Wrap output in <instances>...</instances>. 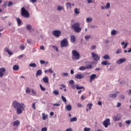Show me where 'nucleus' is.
I'll list each match as a JSON object with an SVG mask.
<instances>
[{
  "label": "nucleus",
  "instance_id": "1",
  "mask_svg": "<svg viewBox=\"0 0 131 131\" xmlns=\"http://www.w3.org/2000/svg\"><path fill=\"white\" fill-rule=\"evenodd\" d=\"M12 105L16 110V114H22V109L25 108L24 104L20 103L17 101H14L12 103Z\"/></svg>",
  "mask_w": 131,
  "mask_h": 131
},
{
  "label": "nucleus",
  "instance_id": "2",
  "mask_svg": "<svg viewBox=\"0 0 131 131\" xmlns=\"http://www.w3.org/2000/svg\"><path fill=\"white\" fill-rule=\"evenodd\" d=\"M72 28L74 30L75 32H80L81 31V28H80V25L79 23H75L72 26Z\"/></svg>",
  "mask_w": 131,
  "mask_h": 131
},
{
  "label": "nucleus",
  "instance_id": "3",
  "mask_svg": "<svg viewBox=\"0 0 131 131\" xmlns=\"http://www.w3.org/2000/svg\"><path fill=\"white\" fill-rule=\"evenodd\" d=\"M73 60H79L80 58V54L79 52L76 50H73L72 52Z\"/></svg>",
  "mask_w": 131,
  "mask_h": 131
},
{
  "label": "nucleus",
  "instance_id": "4",
  "mask_svg": "<svg viewBox=\"0 0 131 131\" xmlns=\"http://www.w3.org/2000/svg\"><path fill=\"white\" fill-rule=\"evenodd\" d=\"M21 15L24 18H29L30 14L24 7L21 8Z\"/></svg>",
  "mask_w": 131,
  "mask_h": 131
},
{
  "label": "nucleus",
  "instance_id": "5",
  "mask_svg": "<svg viewBox=\"0 0 131 131\" xmlns=\"http://www.w3.org/2000/svg\"><path fill=\"white\" fill-rule=\"evenodd\" d=\"M69 46V43L68 42V39L67 38H64L60 42V46L61 48H66Z\"/></svg>",
  "mask_w": 131,
  "mask_h": 131
},
{
  "label": "nucleus",
  "instance_id": "6",
  "mask_svg": "<svg viewBox=\"0 0 131 131\" xmlns=\"http://www.w3.org/2000/svg\"><path fill=\"white\" fill-rule=\"evenodd\" d=\"M52 34L55 36V37H60L61 36V31L54 30L52 32Z\"/></svg>",
  "mask_w": 131,
  "mask_h": 131
},
{
  "label": "nucleus",
  "instance_id": "7",
  "mask_svg": "<svg viewBox=\"0 0 131 131\" xmlns=\"http://www.w3.org/2000/svg\"><path fill=\"white\" fill-rule=\"evenodd\" d=\"M91 55L94 61L100 60V56H99L98 54L95 53V52H92Z\"/></svg>",
  "mask_w": 131,
  "mask_h": 131
},
{
  "label": "nucleus",
  "instance_id": "8",
  "mask_svg": "<svg viewBox=\"0 0 131 131\" xmlns=\"http://www.w3.org/2000/svg\"><path fill=\"white\" fill-rule=\"evenodd\" d=\"M109 124H110V119H106L105 120L103 121V125L105 127L107 128Z\"/></svg>",
  "mask_w": 131,
  "mask_h": 131
},
{
  "label": "nucleus",
  "instance_id": "9",
  "mask_svg": "<svg viewBox=\"0 0 131 131\" xmlns=\"http://www.w3.org/2000/svg\"><path fill=\"white\" fill-rule=\"evenodd\" d=\"M121 118V116L120 114H118L116 116H114L113 117V120H115V121H119Z\"/></svg>",
  "mask_w": 131,
  "mask_h": 131
},
{
  "label": "nucleus",
  "instance_id": "10",
  "mask_svg": "<svg viewBox=\"0 0 131 131\" xmlns=\"http://www.w3.org/2000/svg\"><path fill=\"white\" fill-rule=\"evenodd\" d=\"M84 77V76L82 74H77L75 76V78L77 79H82Z\"/></svg>",
  "mask_w": 131,
  "mask_h": 131
},
{
  "label": "nucleus",
  "instance_id": "11",
  "mask_svg": "<svg viewBox=\"0 0 131 131\" xmlns=\"http://www.w3.org/2000/svg\"><path fill=\"white\" fill-rule=\"evenodd\" d=\"M6 72V69L4 68H0V77L4 76V73Z\"/></svg>",
  "mask_w": 131,
  "mask_h": 131
},
{
  "label": "nucleus",
  "instance_id": "12",
  "mask_svg": "<svg viewBox=\"0 0 131 131\" xmlns=\"http://www.w3.org/2000/svg\"><path fill=\"white\" fill-rule=\"evenodd\" d=\"M125 60V58H121L117 60L116 63H117V64H122V63H124Z\"/></svg>",
  "mask_w": 131,
  "mask_h": 131
},
{
  "label": "nucleus",
  "instance_id": "13",
  "mask_svg": "<svg viewBox=\"0 0 131 131\" xmlns=\"http://www.w3.org/2000/svg\"><path fill=\"white\" fill-rule=\"evenodd\" d=\"M96 77H97V75L94 74H92L91 76H90V81L91 82H93V80H94Z\"/></svg>",
  "mask_w": 131,
  "mask_h": 131
},
{
  "label": "nucleus",
  "instance_id": "14",
  "mask_svg": "<svg viewBox=\"0 0 131 131\" xmlns=\"http://www.w3.org/2000/svg\"><path fill=\"white\" fill-rule=\"evenodd\" d=\"M42 74V71L39 69L36 71V77H37L38 76H40V75H41Z\"/></svg>",
  "mask_w": 131,
  "mask_h": 131
},
{
  "label": "nucleus",
  "instance_id": "15",
  "mask_svg": "<svg viewBox=\"0 0 131 131\" xmlns=\"http://www.w3.org/2000/svg\"><path fill=\"white\" fill-rule=\"evenodd\" d=\"M13 126H16V127H18V126L20 124V121L16 120L14 121L12 123Z\"/></svg>",
  "mask_w": 131,
  "mask_h": 131
},
{
  "label": "nucleus",
  "instance_id": "16",
  "mask_svg": "<svg viewBox=\"0 0 131 131\" xmlns=\"http://www.w3.org/2000/svg\"><path fill=\"white\" fill-rule=\"evenodd\" d=\"M76 41V38L75 37V36L74 35L71 36V41H72V42H75Z\"/></svg>",
  "mask_w": 131,
  "mask_h": 131
},
{
  "label": "nucleus",
  "instance_id": "17",
  "mask_svg": "<svg viewBox=\"0 0 131 131\" xmlns=\"http://www.w3.org/2000/svg\"><path fill=\"white\" fill-rule=\"evenodd\" d=\"M42 80L45 83H49V78L48 77H44L42 78Z\"/></svg>",
  "mask_w": 131,
  "mask_h": 131
},
{
  "label": "nucleus",
  "instance_id": "18",
  "mask_svg": "<svg viewBox=\"0 0 131 131\" xmlns=\"http://www.w3.org/2000/svg\"><path fill=\"white\" fill-rule=\"evenodd\" d=\"M13 69L14 71H18V70H19V66L16 64L13 66Z\"/></svg>",
  "mask_w": 131,
  "mask_h": 131
},
{
  "label": "nucleus",
  "instance_id": "19",
  "mask_svg": "<svg viewBox=\"0 0 131 131\" xmlns=\"http://www.w3.org/2000/svg\"><path fill=\"white\" fill-rule=\"evenodd\" d=\"M101 64L102 65H111V63H108V60L103 61Z\"/></svg>",
  "mask_w": 131,
  "mask_h": 131
},
{
  "label": "nucleus",
  "instance_id": "20",
  "mask_svg": "<svg viewBox=\"0 0 131 131\" xmlns=\"http://www.w3.org/2000/svg\"><path fill=\"white\" fill-rule=\"evenodd\" d=\"M42 119L43 120H46L49 117V116L48 115H46L45 113L42 114Z\"/></svg>",
  "mask_w": 131,
  "mask_h": 131
},
{
  "label": "nucleus",
  "instance_id": "21",
  "mask_svg": "<svg viewBox=\"0 0 131 131\" xmlns=\"http://www.w3.org/2000/svg\"><path fill=\"white\" fill-rule=\"evenodd\" d=\"M66 108L67 111H71V110H72V106H71V105L69 104L66 106Z\"/></svg>",
  "mask_w": 131,
  "mask_h": 131
},
{
  "label": "nucleus",
  "instance_id": "22",
  "mask_svg": "<svg viewBox=\"0 0 131 131\" xmlns=\"http://www.w3.org/2000/svg\"><path fill=\"white\" fill-rule=\"evenodd\" d=\"M17 24L18 26H20L22 23V20L19 18H16Z\"/></svg>",
  "mask_w": 131,
  "mask_h": 131
},
{
  "label": "nucleus",
  "instance_id": "23",
  "mask_svg": "<svg viewBox=\"0 0 131 131\" xmlns=\"http://www.w3.org/2000/svg\"><path fill=\"white\" fill-rule=\"evenodd\" d=\"M80 10V9L75 8L74 9V12L76 13V15L79 14V13H80V11H79Z\"/></svg>",
  "mask_w": 131,
  "mask_h": 131
},
{
  "label": "nucleus",
  "instance_id": "24",
  "mask_svg": "<svg viewBox=\"0 0 131 131\" xmlns=\"http://www.w3.org/2000/svg\"><path fill=\"white\" fill-rule=\"evenodd\" d=\"M103 59H104V60H110V56H109V55H105L103 57Z\"/></svg>",
  "mask_w": 131,
  "mask_h": 131
},
{
  "label": "nucleus",
  "instance_id": "25",
  "mask_svg": "<svg viewBox=\"0 0 131 131\" xmlns=\"http://www.w3.org/2000/svg\"><path fill=\"white\" fill-rule=\"evenodd\" d=\"M32 28V27L30 25H27L26 26V29H27V30L30 31L31 30Z\"/></svg>",
  "mask_w": 131,
  "mask_h": 131
},
{
  "label": "nucleus",
  "instance_id": "26",
  "mask_svg": "<svg viewBox=\"0 0 131 131\" xmlns=\"http://www.w3.org/2000/svg\"><path fill=\"white\" fill-rule=\"evenodd\" d=\"M5 51H6L7 53H8V54H9L10 56H12V55H13V53H12V52H11L10 51V50H9V49H8V48H6V49H5Z\"/></svg>",
  "mask_w": 131,
  "mask_h": 131
},
{
  "label": "nucleus",
  "instance_id": "27",
  "mask_svg": "<svg viewBox=\"0 0 131 131\" xmlns=\"http://www.w3.org/2000/svg\"><path fill=\"white\" fill-rule=\"evenodd\" d=\"M70 121L71 122H73V121H77V118L76 117L71 118L70 119Z\"/></svg>",
  "mask_w": 131,
  "mask_h": 131
},
{
  "label": "nucleus",
  "instance_id": "28",
  "mask_svg": "<svg viewBox=\"0 0 131 131\" xmlns=\"http://www.w3.org/2000/svg\"><path fill=\"white\" fill-rule=\"evenodd\" d=\"M76 90H82V89H84V88L83 86H79L78 85H76Z\"/></svg>",
  "mask_w": 131,
  "mask_h": 131
},
{
  "label": "nucleus",
  "instance_id": "29",
  "mask_svg": "<svg viewBox=\"0 0 131 131\" xmlns=\"http://www.w3.org/2000/svg\"><path fill=\"white\" fill-rule=\"evenodd\" d=\"M110 97L111 98H116V97H117V95L116 94H111L110 95Z\"/></svg>",
  "mask_w": 131,
  "mask_h": 131
},
{
  "label": "nucleus",
  "instance_id": "30",
  "mask_svg": "<svg viewBox=\"0 0 131 131\" xmlns=\"http://www.w3.org/2000/svg\"><path fill=\"white\" fill-rule=\"evenodd\" d=\"M66 7L67 8V9H69V8H71V3H67L66 4Z\"/></svg>",
  "mask_w": 131,
  "mask_h": 131
},
{
  "label": "nucleus",
  "instance_id": "31",
  "mask_svg": "<svg viewBox=\"0 0 131 131\" xmlns=\"http://www.w3.org/2000/svg\"><path fill=\"white\" fill-rule=\"evenodd\" d=\"M29 66L30 67H33L34 68H35V67H36V64L35 63H30Z\"/></svg>",
  "mask_w": 131,
  "mask_h": 131
},
{
  "label": "nucleus",
  "instance_id": "32",
  "mask_svg": "<svg viewBox=\"0 0 131 131\" xmlns=\"http://www.w3.org/2000/svg\"><path fill=\"white\" fill-rule=\"evenodd\" d=\"M57 10H58V11H62V10H64V8L63 7H62L61 6H58L57 7Z\"/></svg>",
  "mask_w": 131,
  "mask_h": 131
},
{
  "label": "nucleus",
  "instance_id": "33",
  "mask_svg": "<svg viewBox=\"0 0 131 131\" xmlns=\"http://www.w3.org/2000/svg\"><path fill=\"white\" fill-rule=\"evenodd\" d=\"M19 49L23 51V50H25V46L24 45H21L19 46Z\"/></svg>",
  "mask_w": 131,
  "mask_h": 131
},
{
  "label": "nucleus",
  "instance_id": "34",
  "mask_svg": "<svg viewBox=\"0 0 131 131\" xmlns=\"http://www.w3.org/2000/svg\"><path fill=\"white\" fill-rule=\"evenodd\" d=\"M92 21H93V18H92V17L86 18V22L88 23H90V22H92Z\"/></svg>",
  "mask_w": 131,
  "mask_h": 131
},
{
  "label": "nucleus",
  "instance_id": "35",
  "mask_svg": "<svg viewBox=\"0 0 131 131\" xmlns=\"http://www.w3.org/2000/svg\"><path fill=\"white\" fill-rule=\"evenodd\" d=\"M61 99L64 103H66L67 102V99H66V98H65L63 95L61 96Z\"/></svg>",
  "mask_w": 131,
  "mask_h": 131
},
{
  "label": "nucleus",
  "instance_id": "36",
  "mask_svg": "<svg viewBox=\"0 0 131 131\" xmlns=\"http://www.w3.org/2000/svg\"><path fill=\"white\" fill-rule=\"evenodd\" d=\"M53 94H54V95H56V96H58V95H59V91L54 90L53 92Z\"/></svg>",
  "mask_w": 131,
  "mask_h": 131
},
{
  "label": "nucleus",
  "instance_id": "37",
  "mask_svg": "<svg viewBox=\"0 0 131 131\" xmlns=\"http://www.w3.org/2000/svg\"><path fill=\"white\" fill-rule=\"evenodd\" d=\"M36 104V102H34L32 105V107L34 110H35L36 109V107H35V105Z\"/></svg>",
  "mask_w": 131,
  "mask_h": 131
},
{
  "label": "nucleus",
  "instance_id": "38",
  "mask_svg": "<svg viewBox=\"0 0 131 131\" xmlns=\"http://www.w3.org/2000/svg\"><path fill=\"white\" fill-rule=\"evenodd\" d=\"M87 107H89L90 110H91V109H92V107H93V104H92V103H88L87 104Z\"/></svg>",
  "mask_w": 131,
  "mask_h": 131
},
{
  "label": "nucleus",
  "instance_id": "39",
  "mask_svg": "<svg viewBox=\"0 0 131 131\" xmlns=\"http://www.w3.org/2000/svg\"><path fill=\"white\" fill-rule=\"evenodd\" d=\"M31 90H30V88H27L26 89V93H27V94H29L30 93H31Z\"/></svg>",
  "mask_w": 131,
  "mask_h": 131
},
{
  "label": "nucleus",
  "instance_id": "40",
  "mask_svg": "<svg viewBox=\"0 0 131 131\" xmlns=\"http://www.w3.org/2000/svg\"><path fill=\"white\" fill-rule=\"evenodd\" d=\"M52 48L55 50L56 52H59V49H58V47L57 46H53Z\"/></svg>",
  "mask_w": 131,
  "mask_h": 131
},
{
  "label": "nucleus",
  "instance_id": "41",
  "mask_svg": "<svg viewBox=\"0 0 131 131\" xmlns=\"http://www.w3.org/2000/svg\"><path fill=\"white\" fill-rule=\"evenodd\" d=\"M84 38L86 40H88V39H90V38H91V35H86L84 37Z\"/></svg>",
  "mask_w": 131,
  "mask_h": 131
},
{
  "label": "nucleus",
  "instance_id": "42",
  "mask_svg": "<svg viewBox=\"0 0 131 131\" xmlns=\"http://www.w3.org/2000/svg\"><path fill=\"white\" fill-rule=\"evenodd\" d=\"M40 88L41 89V90L45 92L46 91V88H45L44 87L42 86V85L40 84Z\"/></svg>",
  "mask_w": 131,
  "mask_h": 131
},
{
  "label": "nucleus",
  "instance_id": "43",
  "mask_svg": "<svg viewBox=\"0 0 131 131\" xmlns=\"http://www.w3.org/2000/svg\"><path fill=\"white\" fill-rule=\"evenodd\" d=\"M116 34V31L115 30H113L111 32L112 35H115Z\"/></svg>",
  "mask_w": 131,
  "mask_h": 131
},
{
  "label": "nucleus",
  "instance_id": "44",
  "mask_svg": "<svg viewBox=\"0 0 131 131\" xmlns=\"http://www.w3.org/2000/svg\"><path fill=\"white\" fill-rule=\"evenodd\" d=\"M79 69V70H86V68L85 67H81Z\"/></svg>",
  "mask_w": 131,
  "mask_h": 131
},
{
  "label": "nucleus",
  "instance_id": "45",
  "mask_svg": "<svg viewBox=\"0 0 131 131\" xmlns=\"http://www.w3.org/2000/svg\"><path fill=\"white\" fill-rule=\"evenodd\" d=\"M31 92L33 94V96H34L35 95H36V92L34 90L31 89Z\"/></svg>",
  "mask_w": 131,
  "mask_h": 131
},
{
  "label": "nucleus",
  "instance_id": "46",
  "mask_svg": "<svg viewBox=\"0 0 131 131\" xmlns=\"http://www.w3.org/2000/svg\"><path fill=\"white\" fill-rule=\"evenodd\" d=\"M105 9H110V3H107L105 6Z\"/></svg>",
  "mask_w": 131,
  "mask_h": 131
},
{
  "label": "nucleus",
  "instance_id": "47",
  "mask_svg": "<svg viewBox=\"0 0 131 131\" xmlns=\"http://www.w3.org/2000/svg\"><path fill=\"white\" fill-rule=\"evenodd\" d=\"M86 67V69H92V68H93V67L92 66V65H89Z\"/></svg>",
  "mask_w": 131,
  "mask_h": 131
},
{
  "label": "nucleus",
  "instance_id": "48",
  "mask_svg": "<svg viewBox=\"0 0 131 131\" xmlns=\"http://www.w3.org/2000/svg\"><path fill=\"white\" fill-rule=\"evenodd\" d=\"M84 131H91V128L85 127L83 129Z\"/></svg>",
  "mask_w": 131,
  "mask_h": 131
},
{
  "label": "nucleus",
  "instance_id": "49",
  "mask_svg": "<svg viewBox=\"0 0 131 131\" xmlns=\"http://www.w3.org/2000/svg\"><path fill=\"white\" fill-rule=\"evenodd\" d=\"M8 7H11V6H13V3L12 2H8Z\"/></svg>",
  "mask_w": 131,
  "mask_h": 131
},
{
  "label": "nucleus",
  "instance_id": "50",
  "mask_svg": "<svg viewBox=\"0 0 131 131\" xmlns=\"http://www.w3.org/2000/svg\"><path fill=\"white\" fill-rule=\"evenodd\" d=\"M41 131H48V127H43L41 129Z\"/></svg>",
  "mask_w": 131,
  "mask_h": 131
},
{
  "label": "nucleus",
  "instance_id": "51",
  "mask_svg": "<svg viewBox=\"0 0 131 131\" xmlns=\"http://www.w3.org/2000/svg\"><path fill=\"white\" fill-rule=\"evenodd\" d=\"M77 106L78 108H81V107H82V105H81V104L78 103L77 104Z\"/></svg>",
  "mask_w": 131,
  "mask_h": 131
},
{
  "label": "nucleus",
  "instance_id": "52",
  "mask_svg": "<svg viewBox=\"0 0 131 131\" xmlns=\"http://www.w3.org/2000/svg\"><path fill=\"white\" fill-rule=\"evenodd\" d=\"M70 84H71V85L74 84V81L73 80H71L70 81Z\"/></svg>",
  "mask_w": 131,
  "mask_h": 131
},
{
  "label": "nucleus",
  "instance_id": "53",
  "mask_svg": "<svg viewBox=\"0 0 131 131\" xmlns=\"http://www.w3.org/2000/svg\"><path fill=\"white\" fill-rule=\"evenodd\" d=\"M48 72H49V73H54V71H53V70L51 69L48 70Z\"/></svg>",
  "mask_w": 131,
  "mask_h": 131
},
{
  "label": "nucleus",
  "instance_id": "54",
  "mask_svg": "<svg viewBox=\"0 0 131 131\" xmlns=\"http://www.w3.org/2000/svg\"><path fill=\"white\" fill-rule=\"evenodd\" d=\"M120 53H121V49H118L117 50V54H119Z\"/></svg>",
  "mask_w": 131,
  "mask_h": 131
},
{
  "label": "nucleus",
  "instance_id": "55",
  "mask_svg": "<svg viewBox=\"0 0 131 131\" xmlns=\"http://www.w3.org/2000/svg\"><path fill=\"white\" fill-rule=\"evenodd\" d=\"M37 1V0H30V2L31 3H32V4H34V3H36Z\"/></svg>",
  "mask_w": 131,
  "mask_h": 131
},
{
  "label": "nucleus",
  "instance_id": "56",
  "mask_svg": "<svg viewBox=\"0 0 131 131\" xmlns=\"http://www.w3.org/2000/svg\"><path fill=\"white\" fill-rule=\"evenodd\" d=\"M63 76H65L66 77H67V76H68V73H63Z\"/></svg>",
  "mask_w": 131,
  "mask_h": 131
},
{
  "label": "nucleus",
  "instance_id": "57",
  "mask_svg": "<svg viewBox=\"0 0 131 131\" xmlns=\"http://www.w3.org/2000/svg\"><path fill=\"white\" fill-rule=\"evenodd\" d=\"M81 100H85V99H86V97H85V96H84L83 95H82L81 97Z\"/></svg>",
  "mask_w": 131,
  "mask_h": 131
},
{
  "label": "nucleus",
  "instance_id": "58",
  "mask_svg": "<svg viewBox=\"0 0 131 131\" xmlns=\"http://www.w3.org/2000/svg\"><path fill=\"white\" fill-rule=\"evenodd\" d=\"M121 106V103L118 102L117 105V107H120Z\"/></svg>",
  "mask_w": 131,
  "mask_h": 131
},
{
  "label": "nucleus",
  "instance_id": "59",
  "mask_svg": "<svg viewBox=\"0 0 131 131\" xmlns=\"http://www.w3.org/2000/svg\"><path fill=\"white\" fill-rule=\"evenodd\" d=\"M40 64H45L46 63V61L44 60H40Z\"/></svg>",
  "mask_w": 131,
  "mask_h": 131
},
{
  "label": "nucleus",
  "instance_id": "60",
  "mask_svg": "<svg viewBox=\"0 0 131 131\" xmlns=\"http://www.w3.org/2000/svg\"><path fill=\"white\" fill-rule=\"evenodd\" d=\"M120 99H122V100H123V99H124L125 97L124 95H121V96H120Z\"/></svg>",
  "mask_w": 131,
  "mask_h": 131
},
{
  "label": "nucleus",
  "instance_id": "61",
  "mask_svg": "<svg viewBox=\"0 0 131 131\" xmlns=\"http://www.w3.org/2000/svg\"><path fill=\"white\" fill-rule=\"evenodd\" d=\"M72 89H73L74 90V89H76V85L73 84V85H72Z\"/></svg>",
  "mask_w": 131,
  "mask_h": 131
},
{
  "label": "nucleus",
  "instance_id": "62",
  "mask_svg": "<svg viewBox=\"0 0 131 131\" xmlns=\"http://www.w3.org/2000/svg\"><path fill=\"white\" fill-rule=\"evenodd\" d=\"M130 120H127L126 121V123H127V124H130Z\"/></svg>",
  "mask_w": 131,
  "mask_h": 131
},
{
  "label": "nucleus",
  "instance_id": "63",
  "mask_svg": "<svg viewBox=\"0 0 131 131\" xmlns=\"http://www.w3.org/2000/svg\"><path fill=\"white\" fill-rule=\"evenodd\" d=\"M66 131H73L71 128H69L66 130Z\"/></svg>",
  "mask_w": 131,
  "mask_h": 131
},
{
  "label": "nucleus",
  "instance_id": "64",
  "mask_svg": "<svg viewBox=\"0 0 131 131\" xmlns=\"http://www.w3.org/2000/svg\"><path fill=\"white\" fill-rule=\"evenodd\" d=\"M91 48L92 50H95V49H96V46H91Z\"/></svg>",
  "mask_w": 131,
  "mask_h": 131
}]
</instances>
